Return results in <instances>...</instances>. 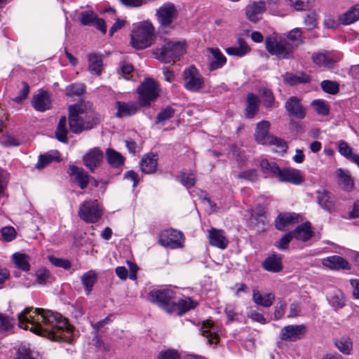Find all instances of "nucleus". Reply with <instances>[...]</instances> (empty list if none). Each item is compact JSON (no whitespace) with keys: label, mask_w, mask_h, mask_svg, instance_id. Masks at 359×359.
I'll return each mask as SVG.
<instances>
[{"label":"nucleus","mask_w":359,"mask_h":359,"mask_svg":"<svg viewBox=\"0 0 359 359\" xmlns=\"http://www.w3.org/2000/svg\"><path fill=\"white\" fill-rule=\"evenodd\" d=\"M186 52V43L182 41L165 39L160 47L153 50L154 58L161 62L175 63Z\"/></svg>","instance_id":"obj_4"},{"label":"nucleus","mask_w":359,"mask_h":359,"mask_svg":"<svg viewBox=\"0 0 359 359\" xmlns=\"http://www.w3.org/2000/svg\"><path fill=\"white\" fill-rule=\"evenodd\" d=\"M212 59L208 64L210 71H214L222 67L226 62L225 56L217 48H208Z\"/></svg>","instance_id":"obj_31"},{"label":"nucleus","mask_w":359,"mask_h":359,"mask_svg":"<svg viewBox=\"0 0 359 359\" xmlns=\"http://www.w3.org/2000/svg\"><path fill=\"white\" fill-rule=\"evenodd\" d=\"M32 308H25L18 313L19 327L53 341L69 338L72 330L67 320L58 313L41 308L35 309V316L30 315Z\"/></svg>","instance_id":"obj_1"},{"label":"nucleus","mask_w":359,"mask_h":359,"mask_svg":"<svg viewBox=\"0 0 359 359\" xmlns=\"http://www.w3.org/2000/svg\"><path fill=\"white\" fill-rule=\"evenodd\" d=\"M53 161H60V157L57 156H53L48 154L40 155L36 167L38 169L43 168Z\"/></svg>","instance_id":"obj_51"},{"label":"nucleus","mask_w":359,"mask_h":359,"mask_svg":"<svg viewBox=\"0 0 359 359\" xmlns=\"http://www.w3.org/2000/svg\"><path fill=\"white\" fill-rule=\"evenodd\" d=\"M320 86L324 92L331 95H335L339 90V85L337 81L324 80L321 82Z\"/></svg>","instance_id":"obj_47"},{"label":"nucleus","mask_w":359,"mask_h":359,"mask_svg":"<svg viewBox=\"0 0 359 359\" xmlns=\"http://www.w3.org/2000/svg\"><path fill=\"white\" fill-rule=\"evenodd\" d=\"M339 152L341 155L346 158L351 160L352 156L355 154L352 152V149L345 141H340L339 142Z\"/></svg>","instance_id":"obj_56"},{"label":"nucleus","mask_w":359,"mask_h":359,"mask_svg":"<svg viewBox=\"0 0 359 359\" xmlns=\"http://www.w3.org/2000/svg\"><path fill=\"white\" fill-rule=\"evenodd\" d=\"M330 304L335 309L343 308L345 306V297L343 292L339 290L334 292L330 299Z\"/></svg>","instance_id":"obj_45"},{"label":"nucleus","mask_w":359,"mask_h":359,"mask_svg":"<svg viewBox=\"0 0 359 359\" xmlns=\"http://www.w3.org/2000/svg\"><path fill=\"white\" fill-rule=\"evenodd\" d=\"M306 331L304 325H287L281 330L280 339L283 341H294L302 339Z\"/></svg>","instance_id":"obj_12"},{"label":"nucleus","mask_w":359,"mask_h":359,"mask_svg":"<svg viewBox=\"0 0 359 359\" xmlns=\"http://www.w3.org/2000/svg\"><path fill=\"white\" fill-rule=\"evenodd\" d=\"M22 88L20 90L18 95L15 97L13 100L16 103H21L25 100L29 93V86L25 81L22 82Z\"/></svg>","instance_id":"obj_57"},{"label":"nucleus","mask_w":359,"mask_h":359,"mask_svg":"<svg viewBox=\"0 0 359 359\" xmlns=\"http://www.w3.org/2000/svg\"><path fill=\"white\" fill-rule=\"evenodd\" d=\"M259 93L261 94L264 106L267 108L272 107L275 99L271 90L266 88H262L259 90Z\"/></svg>","instance_id":"obj_46"},{"label":"nucleus","mask_w":359,"mask_h":359,"mask_svg":"<svg viewBox=\"0 0 359 359\" xmlns=\"http://www.w3.org/2000/svg\"><path fill=\"white\" fill-rule=\"evenodd\" d=\"M286 306L287 304L284 301L280 300L278 302L274 310V318L276 320H279L284 316Z\"/></svg>","instance_id":"obj_61"},{"label":"nucleus","mask_w":359,"mask_h":359,"mask_svg":"<svg viewBox=\"0 0 359 359\" xmlns=\"http://www.w3.org/2000/svg\"><path fill=\"white\" fill-rule=\"evenodd\" d=\"M263 268L268 271L277 273L282 270L281 259L276 255L268 257L262 263Z\"/></svg>","instance_id":"obj_36"},{"label":"nucleus","mask_w":359,"mask_h":359,"mask_svg":"<svg viewBox=\"0 0 359 359\" xmlns=\"http://www.w3.org/2000/svg\"><path fill=\"white\" fill-rule=\"evenodd\" d=\"M283 81L292 86L299 83H306L311 81V77L303 72H299L296 74L287 72L283 75Z\"/></svg>","instance_id":"obj_27"},{"label":"nucleus","mask_w":359,"mask_h":359,"mask_svg":"<svg viewBox=\"0 0 359 359\" xmlns=\"http://www.w3.org/2000/svg\"><path fill=\"white\" fill-rule=\"evenodd\" d=\"M338 176V182L340 184L344 185V189L349 190L353 186V182L351 176L346 174L341 168L337 170Z\"/></svg>","instance_id":"obj_44"},{"label":"nucleus","mask_w":359,"mask_h":359,"mask_svg":"<svg viewBox=\"0 0 359 359\" xmlns=\"http://www.w3.org/2000/svg\"><path fill=\"white\" fill-rule=\"evenodd\" d=\"M106 155L108 163L114 168H118L124 163L123 156L112 149H107Z\"/></svg>","instance_id":"obj_39"},{"label":"nucleus","mask_w":359,"mask_h":359,"mask_svg":"<svg viewBox=\"0 0 359 359\" xmlns=\"http://www.w3.org/2000/svg\"><path fill=\"white\" fill-rule=\"evenodd\" d=\"M175 113V109H173L170 106H168L164 109H163L161 111L158 113V114L156 116V119L155 123H163L167 120H169L172 117L174 116Z\"/></svg>","instance_id":"obj_48"},{"label":"nucleus","mask_w":359,"mask_h":359,"mask_svg":"<svg viewBox=\"0 0 359 359\" xmlns=\"http://www.w3.org/2000/svg\"><path fill=\"white\" fill-rule=\"evenodd\" d=\"M155 39L153 25L144 22L136 27L130 34V44L137 49H144L150 46Z\"/></svg>","instance_id":"obj_5"},{"label":"nucleus","mask_w":359,"mask_h":359,"mask_svg":"<svg viewBox=\"0 0 359 359\" xmlns=\"http://www.w3.org/2000/svg\"><path fill=\"white\" fill-rule=\"evenodd\" d=\"M1 142L6 147H17L20 144V142L11 135H6L2 137Z\"/></svg>","instance_id":"obj_64"},{"label":"nucleus","mask_w":359,"mask_h":359,"mask_svg":"<svg viewBox=\"0 0 359 359\" xmlns=\"http://www.w3.org/2000/svg\"><path fill=\"white\" fill-rule=\"evenodd\" d=\"M13 261L15 264L16 267L27 271L30 269L29 263V257L23 253L15 252L13 255Z\"/></svg>","instance_id":"obj_40"},{"label":"nucleus","mask_w":359,"mask_h":359,"mask_svg":"<svg viewBox=\"0 0 359 359\" xmlns=\"http://www.w3.org/2000/svg\"><path fill=\"white\" fill-rule=\"evenodd\" d=\"M266 11V2L262 1H253L245 8L247 18L252 22L256 23Z\"/></svg>","instance_id":"obj_13"},{"label":"nucleus","mask_w":359,"mask_h":359,"mask_svg":"<svg viewBox=\"0 0 359 359\" xmlns=\"http://www.w3.org/2000/svg\"><path fill=\"white\" fill-rule=\"evenodd\" d=\"M175 294V292L170 289L152 290L149 294V299L166 312L171 313Z\"/></svg>","instance_id":"obj_8"},{"label":"nucleus","mask_w":359,"mask_h":359,"mask_svg":"<svg viewBox=\"0 0 359 359\" xmlns=\"http://www.w3.org/2000/svg\"><path fill=\"white\" fill-rule=\"evenodd\" d=\"M252 300L256 304L268 308L273 304L275 300V296L272 293H268L262 296L257 290L253 289Z\"/></svg>","instance_id":"obj_34"},{"label":"nucleus","mask_w":359,"mask_h":359,"mask_svg":"<svg viewBox=\"0 0 359 359\" xmlns=\"http://www.w3.org/2000/svg\"><path fill=\"white\" fill-rule=\"evenodd\" d=\"M322 264L332 270H351V264L339 255L327 257L322 260Z\"/></svg>","instance_id":"obj_14"},{"label":"nucleus","mask_w":359,"mask_h":359,"mask_svg":"<svg viewBox=\"0 0 359 359\" xmlns=\"http://www.w3.org/2000/svg\"><path fill=\"white\" fill-rule=\"evenodd\" d=\"M359 19V5L356 4L351 7L350 10L341 14L339 17V20L343 25H350Z\"/></svg>","instance_id":"obj_37"},{"label":"nucleus","mask_w":359,"mask_h":359,"mask_svg":"<svg viewBox=\"0 0 359 359\" xmlns=\"http://www.w3.org/2000/svg\"><path fill=\"white\" fill-rule=\"evenodd\" d=\"M316 200L318 204L325 211L331 212L335 205V201L330 193L325 189H320L316 191Z\"/></svg>","instance_id":"obj_20"},{"label":"nucleus","mask_w":359,"mask_h":359,"mask_svg":"<svg viewBox=\"0 0 359 359\" xmlns=\"http://www.w3.org/2000/svg\"><path fill=\"white\" fill-rule=\"evenodd\" d=\"M97 280V275L93 271H89L85 273L81 277V282L85 287L87 294L91 292L94 284Z\"/></svg>","instance_id":"obj_41"},{"label":"nucleus","mask_w":359,"mask_h":359,"mask_svg":"<svg viewBox=\"0 0 359 359\" xmlns=\"http://www.w3.org/2000/svg\"><path fill=\"white\" fill-rule=\"evenodd\" d=\"M198 303L190 297L180 299L177 302H174L172 306V313H176L178 316H182L187 311L196 307Z\"/></svg>","instance_id":"obj_22"},{"label":"nucleus","mask_w":359,"mask_h":359,"mask_svg":"<svg viewBox=\"0 0 359 359\" xmlns=\"http://www.w3.org/2000/svg\"><path fill=\"white\" fill-rule=\"evenodd\" d=\"M86 93V87L83 83H72L66 88V95L69 97L81 96Z\"/></svg>","instance_id":"obj_43"},{"label":"nucleus","mask_w":359,"mask_h":359,"mask_svg":"<svg viewBox=\"0 0 359 359\" xmlns=\"http://www.w3.org/2000/svg\"><path fill=\"white\" fill-rule=\"evenodd\" d=\"M208 239L211 245L222 250L226 248L229 244V240L224 231L215 228H211L208 231Z\"/></svg>","instance_id":"obj_17"},{"label":"nucleus","mask_w":359,"mask_h":359,"mask_svg":"<svg viewBox=\"0 0 359 359\" xmlns=\"http://www.w3.org/2000/svg\"><path fill=\"white\" fill-rule=\"evenodd\" d=\"M303 43L302 32L299 28L290 31L286 37L270 35L265 39L266 50L281 60L292 57L293 51Z\"/></svg>","instance_id":"obj_2"},{"label":"nucleus","mask_w":359,"mask_h":359,"mask_svg":"<svg viewBox=\"0 0 359 359\" xmlns=\"http://www.w3.org/2000/svg\"><path fill=\"white\" fill-rule=\"evenodd\" d=\"M140 106H149L158 97L160 89L153 79H146L137 89Z\"/></svg>","instance_id":"obj_6"},{"label":"nucleus","mask_w":359,"mask_h":359,"mask_svg":"<svg viewBox=\"0 0 359 359\" xmlns=\"http://www.w3.org/2000/svg\"><path fill=\"white\" fill-rule=\"evenodd\" d=\"M115 108L117 109V112L115 114L116 117L122 118L136 114L138 110V105L134 102L117 101L115 104Z\"/></svg>","instance_id":"obj_24"},{"label":"nucleus","mask_w":359,"mask_h":359,"mask_svg":"<svg viewBox=\"0 0 359 359\" xmlns=\"http://www.w3.org/2000/svg\"><path fill=\"white\" fill-rule=\"evenodd\" d=\"M291 233L294 238L303 242L307 241L313 236L311 226L309 222L299 225Z\"/></svg>","instance_id":"obj_29"},{"label":"nucleus","mask_w":359,"mask_h":359,"mask_svg":"<svg viewBox=\"0 0 359 359\" xmlns=\"http://www.w3.org/2000/svg\"><path fill=\"white\" fill-rule=\"evenodd\" d=\"M100 117L90 102L69 107V126L71 131L75 134L93 128L100 122Z\"/></svg>","instance_id":"obj_3"},{"label":"nucleus","mask_w":359,"mask_h":359,"mask_svg":"<svg viewBox=\"0 0 359 359\" xmlns=\"http://www.w3.org/2000/svg\"><path fill=\"white\" fill-rule=\"evenodd\" d=\"M260 166L262 170L265 171L270 172L273 175L276 177L278 176L280 168L278 165V164L275 162H269L266 159H263L260 162Z\"/></svg>","instance_id":"obj_49"},{"label":"nucleus","mask_w":359,"mask_h":359,"mask_svg":"<svg viewBox=\"0 0 359 359\" xmlns=\"http://www.w3.org/2000/svg\"><path fill=\"white\" fill-rule=\"evenodd\" d=\"M33 107L38 111H45L51 108V100L47 91L41 90L32 99Z\"/></svg>","instance_id":"obj_18"},{"label":"nucleus","mask_w":359,"mask_h":359,"mask_svg":"<svg viewBox=\"0 0 359 359\" xmlns=\"http://www.w3.org/2000/svg\"><path fill=\"white\" fill-rule=\"evenodd\" d=\"M157 156L154 154L144 156L140 163V169L145 174H152L156 170Z\"/></svg>","instance_id":"obj_28"},{"label":"nucleus","mask_w":359,"mask_h":359,"mask_svg":"<svg viewBox=\"0 0 359 359\" xmlns=\"http://www.w3.org/2000/svg\"><path fill=\"white\" fill-rule=\"evenodd\" d=\"M158 359H180L179 353L175 350H168L165 351H161Z\"/></svg>","instance_id":"obj_63"},{"label":"nucleus","mask_w":359,"mask_h":359,"mask_svg":"<svg viewBox=\"0 0 359 359\" xmlns=\"http://www.w3.org/2000/svg\"><path fill=\"white\" fill-rule=\"evenodd\" d=\"M78 215L87 223H95L102 216V210L97 200L86 201L79 207Z\"/></svg>","instance_id":"obj_7"},{"label":"nucleus","mask_w":359,"mask_h":359,"mask_svg":"<svg viewBox=\"0 0 359 359\" xmlns=\"http://www.w3.org/2000/svg\"><path fill=\"white\" fill-rule=\"evenodd\" d=\"M36 282L40 285L50 283L53 280L50 272L46 269H39L36 273Z\"/></svg>","instance_id":"obj_50"},{"label":"nucleus","mask_w":359,"mask_h":359,"mask_svg":"<svg viewBox=\"0 0 359 359\" xmlns=\"http://www.w3.org/2000/svg\"><path fill=\"white\" fill-rule=\"evenodd\" d=\"M217 327L210 320L204 321L201 327V334L208 339L209 344H217L219 339Z\"/></svg>","instance_id":"obj_30"},{"label":"nucleus","mask_w":359,"mask_h":359,"mask_svg":"<svg viewBox=\"0 0 359 359\" xmlns=\"http://www.w3.org/2000/svg\"><path fill=\"white\" fill-rule=\"evenodd\" d=\"M195 177L193 173H183L182 175L181 182L187 187H191L195 184Z\"/></svg>","instance_id":"obj_62"},{"label":"nucleus","mask_w":359,"mask_h":359,"mask_svg":"<svg viewBox=\"0 0 359 359\" xmlns=\"http://www.w3.org/2000/svg\"><path fill=\"white\" fill-rule=\"evenodd\" d=\"M48 260L50 262L57 267H61L65 269H69L72 264L68 259L57 258L53 255L48 256Z\"/></svg>","instance_id":"obj_54"},{"label":"nucleus","mask_w":359,"mask_h":359,"mask_svg":"<svg viewBox=\"0 0 359 359\" xmlns=\"http://www.w3.org/2000/svg\"><path fill=\"white\" fill-rule=\"evenodd\" d=\"M177 16V11L171 3L164 4L156 11L158 22L161 25L169 26Z\"/></svg>","instance_id":"obj_11"},{"label":"nucleus","mask_w":359,"mask_h":359,"mask_svg":"<svg viewBox=\"0 0 359 359\" xmlns=\"http://www.w3.org/2000/svg\"><path fill=\"white\" fill-rule=\"evenodd\" d=\"M88 70L92 74L101 75L103 71V61L101 55L95 53L88 55Z\"/></svg>","instance_id":"obj_32"},{"label":"nucleus","mask_w":359,"mask_h":359,"mask_svg":"<svg viewBox=\"0 0 359 359\" xmlns=\"http://www.w3.org/2000/svg\"><path fill=\"white\" fill-rule=\"evenodd\" d=\"M184 87L191 91H197L203 87V79L194 66H190L183 72Z\"/></svg>","instance_id":"obj_9"},{"label":"nucleus","mask_w":359,"mask_h":359,"mask_svg":"<svg viewBox=\"0 0 359 359\" xmlns=\"http://www.w3.org/2000/svg\"><path fill=\"white\" fill-rule=\"evenodd\" d=\"M67 133L68 127L67 125V118L65 116H61L55 132V137L58 141L67 143L68 141L67 137Z\"/></svg>","instance_id":"obj_38"},{"label":"nucleus","mask_w":359,"mask_h":359,"mask_svg":"<svg viewBox=\"0 0 359 359\" xmlns=\"http://www.w3.org/2000/svg\"><path fill=\"white\" fill-rule=\"evenodd\" d=\"M96 15L92 11L82 12L81 14L80 20L83 25H88L95 22Z\"/></svg>","instance_id":"obj_60"},{"label":"nucleus","mask_w":359,"mask_h":359,"mask_svg":"<svg viewBox=\"0 0 359 359\" xmlns=\"http://www.w3.org/2000/svg\"><path fill=\"white\" fill-rule=\"evenodd\" d=\"M299 215L295 213L280 214L276 220V227L278 230H283L290 224L299 222Z\"/></svg>","instance_id":"obj_35"},{"label":"nucleus","mask_w":359,"mask_h":359,"mask_svg":"<svg viewBox=\"0 0 359 359\" xmlns=\"http://www.w3.org/2000/svg\"><path fill=\"white\" fill-rule=\"evenodd\" d=\"M311 104L319 114L325 116L329 114V107L324 100H316Z\"/></svg>","instance_id":"obj_55"},{"label":"nucleus","mask_w":359,"mask_h":359,"mask_svg":"<svg viewBox=\"0 0 359 359\" xmlns=\"http://www.w3.org/2000/svg\"><path fill=\"white\" fill-rule=\"evenodd\" d=\"M312 60L314 64L320 67L332 68L336 63L330 53H314L312 55Z\"/></svg>","instance_id":"obj_25"},{"label":"nucleus","mask_w":359,"mask_h":359,"mask_svg":"<svg viewBox=\"0 0 359 359\" xmlns=\"http://www.w3.org/2000/svg\"><path fill=\"white\" fill-rule=\"evenodd\" d=\"M2 238L6 241H11L16 236L15 229L12 226H5L1 230Z\"/></svg>","instance_id":"obj_58"},{"label":"nucleus","mask_w":359,"mask_h":359,"mask_svg":"<svg viewBox=\"0 0 359 359\" xmlns=\"http://www.w3.org/2000/svg\"><path fill=\"white\" fill-rule=\"evenodd\" d=\"M278 177L280 182L293 184H300L304 182V177L301 175L300 170L291 168L280 169Z\"/></svg>","instance_id":"obj_16"},{"label":"nucleus","mask_w":359,"mask_h":359,"mask_svg":"<svg viewBox=\"0 0 359 359\" xmlns=\"http://www.w3.org/2000/svg\"><path fill=\"white\" fill-rule=\"evenodd\" d=\"M183 240L182 233L175 229H168L161 233L159 243L161 245L175 249L181 247Z\"/></svg>","instance_id":"obj_10"},{"label":"nucleus","mask_w":359,"mask_h":359,"mask_svg":"<svg viewBox=\"0 0 359 359\" xmlns=\"http://www.w3.org/2000/svg\"><path fill=\"white\" fill-rule=\"evenodd\" d=\"M247 106L244 110V115L247 118H252L259 111V100L254 93H248L246 97Z\"/></svg>","instance_id":"obj_26"},{"label":"nucleus","mask_w":359,"mask_h":359,"mask_svg":"<svg viewBox=\"0 0 359 359\" xmlns=\"http://www.w3.org/2000/svg\"><path fill=\"white\" fill-rule=\"evenodd\" d=\"M68 173L70 176L74 177V182L76 183L81 189H84L87 187L89 182V175L83 168L72 165L69 166Z\"/></svg>","instance_id":"obj_19"},{"label":"nucleus","mask_w":359,"mask_h":359,"mask_svg":"<svg viewBox=\"0 0 359 359\" xmlns=\"http://www.w3.org/2000/svg\"><path fill=\"white\" fill-rule=\"evenodd\" d=\"M238 46H232L226 48V53L229 55L241 57L250 51V48L248 46L243 39L239 38L238 39Z\"/></svg>","instance_id":"obj_33"},{"label":"nucleus","mask_w":359,"mask_h":359,"mask_svg":"<svg viewBox=\"0 0 359 359\" xmlns=\"http://www.w3.org/2000/svg\"><path fill=\"white\" fill-rule=\"evenodd\" d=\"M14 320L0 313V332H9L13 328Z\"/></svg>","instance_id":"obj_52"},{"label":"nucleus","mask_w":359,"mask_h":359,"mask_svg":"<svg viewBox=\"0 0 359 359\" xmlns=\"http://www.w3.org/2000/svg\"><path fill=\"white\" fill-rule=\"evenodd\" d=\"M103 159V153L98 148H93L90 149L83 157V163L86 168L91 172L100 165Z\"/></svg>","instance_id":"obj_15"},{"label":"nucleus","mask_w":359,"mask_h":359,"mask_svg":"<svg viewBox=\"0 0 359 359\" xmlns=\"http://www.w3.org/2000/svg\"><path fill=\"white\" fill-rule=\"evenodd\" d=\"M238 178L254 182L258 180V175L255 170H249L240 172Z\"/></svg>","instance_id":"obj_59"},{"label":"nucleus","mask_w":359,"mask_h":359,"mask_svg":"<svg viewBox=\"0 0 359 359\" xmlns=\"http://www.w3.org/2000/svg\"><path fill=\"white\" fill-rule=\"evenodd\" d=\"M313 0H288L290 6L297 11L307 10L311 6Z\"/></svg>","instance_id":"obj_53"},{"label":"nucleus","mask_w":359,"mask_h":359,"mask_svg":"<svg viewBox=\"0 0 359 359\" xmlns=\"http://www.w3.org/2000/svg\"><path fill=\"white\" fill-rule=\"evenodd\" d=\"M270 127V123L268 121L262 120L257 124L255 138L258 143L262 144H267L269 142V137H271L272 135H269V130Z\"/></svg>","instance_id":"obj_23"},{"label":"nucleus","mask_w":359,"mask_h":359,"mask_svg":"<svg viewBox=\"0 0 359 359\" xmlns=\"http://www.w3.org/2000/svg\"><path fill=\"white\" fill-rule=\"evenodd\" d=\"M334 344L338 350L344 355H350L352 350V341L348 337H342L335 341Z\"/></svg>","instance_id":"obj_42"},{"label":"nucleus","mask_w":359,"mask_h":359,"mask_svg":"<svg viewBox=\"0 0 359 359\" xmlns=\"http://www.w3.org/2000/svg\"><path fill=\"white\" fill-rule=\"evenodd\" d=\"M285 107L287 111L295 118L302 119L305 116V109L296 97H290L286 101Z\"/></svg>","instance_id":"obj_21"}]
</instances>
